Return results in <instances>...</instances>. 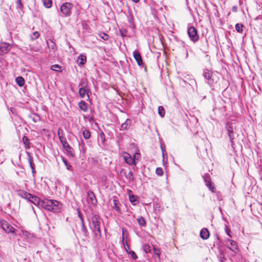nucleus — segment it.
<instances>
[{"instance_id":"2","label":"nucleus","mask_w":262,"mask_h":262,"mask_svg":"<svg viewBox=\"0 0 262 262\" xmlns=\"http://www.w3.org/2000/svg\"><path fill=\"white\" fill-rule=\"evenodd\" d=\"M41 204L42 208L54 212H59L62 208V204L55 200L45 199Z\"/></svg>"},{"instance_id":"45","label":"nucleus","mask_w":262,"mask_h":262,"mask_svg":"<svg viewBox=\"0 0 262 262\" xmlns=\"http://www.w3.org/2000/svg\"><path fill=\"white\" fill-rule=\"evenodd\" d=\"M225 232L229 237H231V235L230 234L231 231L226 225L225 226Z\"/></svg>"},{"instance_id":"49","label":"nucleus","mask_w":262,"mask_h":262,"mask_svg":"<svg viewBox=\"0 0 262 262\" xmlns=\"http://www.w3.org/2000/svg\"><path fill=\"white\" fill-rule=\"evenodd\" d=\"M29 193L27 192H26V191H23L21 193H20V195L25 199V198H26V194H29Z\"/></svg>"},{"instance_id":"53","label":"nucleus","mask_w":262,"mask_h":262,"mask_svg":"<svg viewBox=\"0 0 262 262\" xmlns=\"http://www.w3.org/2000/svg\"><path fill=\"white\" fill-rule=\"evenodd\" d=\"M39 116H36V119H38V120H39Z\"/></svg>"},{"instance_id":"20","label":"nucleus","mask_w":262,"mask_h":262,"mask_svg":"<svg viewBox=\"0 0 262 262\" xmlns=\"http://www.w3.org/2000/svg\"><path fill=\"white\" fill-rule=\"evenodd\" d=\"M79 216L81 220V225H82V229L81 230H82V232L84 233L85 236H86L88 235V231H87L86 227L84 225L83 219L79 213Z\"/></svg>"},{"instance_id":"13","label":"nucleus","mask_w":262,"mask_h":262,"mask_svg":"<svg viewBox=\"0 0 262 262\" xmlns=\"http://www.w3.org/2000/svg\"><path fill=\"white\" fill-rule=\"evenodd\" d=\"M10 49V45L8 43L6 42L0 43V51L2 55L7 53Z\"/></svg>"},{"instance_id":"10","label":"nucleus","mask_w":262,"mask_h":262,"mask_svg":"<svg viewBox=\"0 0 262 262\" xmlns=\"http://www.w3.org/2000/svg\"><path fill=\"white\" fill-rule=\"evenodd\" d=\"M87 201L89 204L95 205L96 203V199L94 192L91 190L87 192Z\"/></svg>"},{"instance_id":"25","label":"nucleus","mask_w":262,"mask_h":262,"mask_svg":"<svg viewBox=\"0 0 262 262\" xmlns=\"http://www.w3.org/2000/svg\"><path fill=\"white\" fill-rule=\"evenodd\" d=\"M82 134L84 138L88 140L91 137V133L89 130L84 128L82 132Z\"/></svg>"},{"instance_id":"28","label":"nucleus","mask_w":262,"mask_h":262,"mask_svg":"<svg viewBox=\"0 0 262 262\" xmlns=\"http://www.w3.org/2000/svg\"><path fill=\"white\" fill-rule=\"evenodd\" d=\"M62 161L63 162L64 165L66 166V168L69 170H72V166L69 164L68 161L63 157H61Z\"/></svg>"},{"instance_id":"30","label":"nucleus","mask_w":262,"mask_h":262,"mask_svg":"<svg viewBox=\"0 0 262 262\" xmlns=\"http://www.w3.org/2000/svg\"><path fill=\"white\" fill-rule=\"evenodd\" d=\"M143 249L146 253H149L151 251L150 247L148 244H144L143 245Z\"/></svg>"},{"instance_id":"50","label":"nucleus","mask_w":262,"mask_h":262,"mask_svg":"<svg viewBox=\"0 0 262 262\" xmlns=\"http://www.w3.org/2000/svg\"><path fill=\"white\" fill-rule=\"evenodd\" d=\"M122 243L123 244H124V241H125V237H124V230L123 229L122 230ZM124 246H125V245H124Z\"/></svg>"},{"instance_id":"15","label":"nucleus","mask_w":262,"mask_h":262,"mask_svg":"<svg viewBox=\"0 0 262 262\" xmlns=\"http://www.w3.org/2000/svg\"><path fill=\"white\" fill-rule=\"evenodd\" d=\"M86 61V57L85 55L81 54L80 55L76 60V62L79 66L84 65Z\"/></svg>"},{"instance_id":"51","label":"nucleus","mask_w":262,"mask_h":262,"mask_svg":"<svg viewBox=\"0 0 262 262\" xmlns=\"http://www.w3.org/2000/svg\"><path fill=\"white\" fill-rule=\"evenodd\" d=\"M132 1H133L134 2L136 3H138V2L139 1V0H132Z\"/></svg>"},{"instance_id":"52","label":"nucleus","mask_w":262,"mask_h":262,"mask_svg":"<svg viewBox=\"0 0 262 262\" xmlns=\"http://www.w3.org/2000/svg\"><path fill=\"white\" fill-rule=\"evenodd\" d=\"M101 138H102L103 136H104V134L102 133V134L100 135Z\"/></svg>"},{"instance_id":"18","label":"nucleus","mask_w":262,"mask_h":262,"mask_svg":"<svg viewBox=\"0 0 262 262\" xmlns=\"http://www.w3.org/2000/svg\"><path fill=\"white\" fill-rule=\"evenodd\" d=\"M26 154L27 155V156H28V161H29V164H30V167L32 169V172L33 173H34L35 172V166H34V164L33 162V160H32V158L31 156V154L29 152H28L27 151L26 152Z\"/></svg>"},{"instance_id":"17","label":"nucleus","mask_w":262,"mask_h":262,"mask_svg":"<svg viewBox=\"0 0 262 262\" xmlns=\"http://www.w3.org/2000/svg\"><path fill=\"white\" fill-rule=\"evenodd\" d=\"M131 124V120L129 119H127L126 121L122 123L121 125L120 130H127Z\"/></svg>"},{"instance_id":"35","label":"nucleus","mask_w":262,"mask_h":262,"mask_svg":"<svg viewBox=\"0 0 262 262\" xmlns=\"http://www.w3.org/2000/svg\"><path fill=\"white\" fill-rule=\"evenodd\" d=\"M99 36L104 40H106L108 38V35L104 32H101L99 34Z\"/></svg>"},{"instance_id":"12","label":"nucleus","mask_w":262,"mask_h":262,"mask_svg":"<svg viewBox=\"0 0 262 262\" xmlns=\"http://www.w3.org/2000/svg\"><path fill=\"white\" fill-rule=\"evenodd\" d=\"M133 56L139 66L143 64V61L140 53L137 50L133 52Z\"/></svg>"},{"instance_id":"3","label":"nucleus","mask_w":262,"mask_h":262,"mask_svg":"<svg viewBox=\"0 0 262 262\" xmlns=\"http://www.w3.org/2000/svg\"><path fill=\"white\" fill-rule=\"evenodd\" d=\"M73 6L71 3H63L60 8V16L61 17H68L71 14V9Z\"/></svg>"},{"instance_id":"46","label":"nucleus","mask_w":262,"mask_h":262,"mask_svg":"<svg viewBox=\"0 0 262 262\" xmlns=\"http://www.w3.org/2000/svg\"><path fill=\"white\" fill-rule=\"evenodd\" d=\"M47 43H48L49 47H50L51 49H54V48L55 47V44L52 40H50L51 45H50L49 42H47Z\"/></svg>"},{"instance_id":"1","label":"nucleus","mask_w":262,"mask_h":262,"mask_svg":"<svg viewBox=\"0 0 262 262\" xmlns=\"http://www.w3.org/2000/svg\"><path fill=\"white\" fill-rule=\"evenodd\" d=\"M100 217L97 215H93L90 220V226L91 229L95 235V238L99 239L101 236L100 230Z\"/></svg>"},{"instance_id":"8","label":"nucleus","mask_w":262,"mask_h":262,"mask_svg":"<svg viewBox=\"0 0 262 262\" xmlns=\"http://www.w3.org/2000/svg\"><path fill=\"white\" fill-rule=\"evenodd\" d=\"M123 157L125 162L129 165H136V162L135 159H133L130 154L127 152L123 154Z\"/></svg>"},{"instance_id":"41","label":"nucleus","mask_w":262,"mask_h":262,"mask_svg":"<svg viewBox=\"0 0 262 262\" xmlns=\"http://www.w3.org/2000/svg\"><path fill=\"white\" fill-rule=\"evenodd\" d=\"M129 200L132 203L136 202L137 201L136 197L133 195H129Z\"/></svg>"},{"instance_id":"39","label":"nucleus","mask_w":262,"mask_h":262,"mask_svg":"<svg viewBox=\"0 0 262 262\" xmlns=\"http://www.w3.org/2000/svg\"><path fill=\"white\" fill-rule=\"evenodd\" d=\"M128 254H130L132 257L133 258V259L136 260V259H137L138 257L136 255V254L135 253V252L133 251H129L128 252Z\"/></svg>"},{"instance_id":"22","label":"nucleus","mask_w":262,"mask_h":262,"mask_svg":"<svg viewBox=\"0 0 262 262\" xmlns=\"http://www.w3.org/2000/svg\"><path fill=\"white\" fill-rule=\"evenodd\" d=\"M79 107L83 112H86L88 111V106L86 103L83 101H81L78 104Z\"/></svg>"},{"instance_id":"26","label":"nucleus","mask_w":262,"mask_h":262,"mask_svg":"<svg viewBox=\"0 0 262 262\" xmlns=\"http://www.w3.org/2000/svg\"><path fill=\"white\" fill-rule=\"evenodd\" d=\"M23 141L25 145V147L26 149H29L30 148V142L29 138L26 136H24L23 138Z\"/></svg>"},{"instance_id":"44","label":"nucleus","mask_w":262,"mask_h":262,"mask_svg":"<svg viewBox=\"0 0 262 262\" xmlns=\"http://www.w3.org/2000/svg\"><path fill=\"white\" fill-rule=\"evenodd\" d=\"M127 178L131 181L134 180L133 173L132 171H129L128 173V177Z\"/></svg>"},{"instance_id":"27","label":"nucleus","mask_w":262,"mask_h":262,"mask_svg":"<svg viewBox=\"0 0 262 262\" xmlns=\"http://www.w3.org/2000/svg\"><path fill=\"white\" fill-rule=\"evenodd\" d=\"M43 6L47 8H50L52 6V0H42Z\"/></svg>"},{"instance_id":"6","label":"nucleus","mask_w":262,"mask_h":262,"mask_svg":"<svg viewBox=\"0 0 262 262\" xmlns=\"http://www.w3.org/2000/svg\"><path fill=\"white\" fill-rule=\"evenodd\" d=\"M203 76L206 79V82L210 85L214 83V79L212 77V72L208 69H205L203 72Z\"/></svg>"},{"instance_id":"43","label":"nucleus","mask_w":262,"mask_h":262,"mask_svg":"<svg viewBox=\"0 0 262 262\" xmlns=\"http://www.w3.org/2000/svg\"><path fill=\"white\" fill-rule=\"evenodd\" d=\"M154 254L158 256V258L160 257V252L159 249H156V248H154Z\"/></svg>"},{"instance_id":"19","label":"nucleus","mask_w":262,"mask_h":262,"mask_svg":"<svg viewBox=\"0 0 262 262\" xmlns=\"http://www.w3.org/2000/svg\"><path fill=\"white\" fill-rule=\"evenodd\" d=\"M64 148L66 150L67 155L69 156H71L72 157H74V153L73 151V148L70 145H67V146Z\"/></svg>"},{"instance_id":"54","label":"nucleus","mask_w":262,"mask_h":262,"mask_svg":"<svg viewBox=\"0 0 262 262\" xmlns=\"http://www.w3.org/2000/svg\"><path fill=\"white\" fill-rule=\"evenodd\" d=\"M126 247L128 249H129V246L127 244H126Z\"/></svg>"},{"instance_id":"34","label":"nucleus","mask_w":262,"mask_h":262,"mask_svg":"<svg viewBox=\"0 0 262 262\" xmlns=\"http://www.w3.org/2000/svg\"><path fill=\"white\" fill-rule=\"evenodd\" d=\"M39 33L38 32L36 31L32 34V35H31V38L32 40H35V39L38 38L39 37Z\"/></svg>"},{"instance_id":"29","label":"nucleus","mask_w":262,"mask_h":262,"mask_svg":"<svg viewBox=\"0 0 262 262\" xmlns=\"http://www.w3.org/2000/svg\"><path fill=\"white\" fill-rule=\"evenodd\" d=\"M244 26L242 24H237L235 25V29L238 33H242L243 32V28Z\"/></svg>"},{"instance_id":"31","label":"nucleus","mask_w":262,"mask_h":262,"mask_svg":"<svg viewBox=\"0 0 262 262\" xmlns=\"http://www.w3.org/2000/svg\"><path fill=\"white\" fill-rule=\"evenodd\" d=\"M158 113L159 115L163 117L165 115V110L164 109V107L162 106H159L158 108Z\"/></svg>"},{"instance_id":"5","label":"nucleus","mask_w":262,"mask_h":262,"mask_svg":"<svg viewBox=\"0 0 262 262\" xmlns=\"http://www.w3.org/2000/svg\"><path fill=\"white\" fill-rule=\"evenodd\" d=\"M187 33L190 40L195 42L199 39V35L198 34L196 28L194 27H189L187 28Z\"/></svg>"},{"instance_id":"47","label":"nucleus","mask_w":262,"mask_h":262,"mask_svg":"<svg viewBox=\"0 0 262 262\" xmlns=\"http://www.w3.org/2000/svg\"><path fill=\"white\" fill-rule=\"evenodd\" d=\"M32 196H33V195L31 194V193L27 194H26V198H25V199L30 202V201L32 198Z\"/></svg>"},{"instance_id":"38","label":"nucleus","mask_w":262,"mask_h":262,"mask_svg":"<svg viewBox=\"0 0 262 262\" xmlns=\"http://www.w3.org/2000/svg\"><path fill=\"white\" fill-rule=\"evenodd\" d=\"M156 173L159 176H162L163 174L162 168L160 167L157 168Z\"/></svg>"},{"instance_id":"23","label":"nucleus","mask_w":262,"mask_h":262,"mask_svg":"<svg viewBox=\"0 0 262 262\" xmlns=\"http://www.w3.org/2000/svg\"><path fill=\"white\" fill-rule=\"evenodd\" d=\"M15 81L17 83V84L20 86H24L25 82L24 79L20 76L16 78Z\"/></svg>"},{"instance_id":"42","label":"nucleus","mask_w":262,"mask_h":262,"mask_svg":"<svg viewBox=\"0 0 262 262\" xmlns=\"http://www.w3.org/2000/svg\"><path fill=\"white\" fill-rule=\"evenodd\" d=\"M16 5V7L17 8L20 9L23 7V4L21 2V0H17Z\"/></svg>"},{"instance_id":"40","label":"nucleus","mask_w":262,"mask_h":262,"mask_svg":"<svg viewBox=\"0 0 262 262\" xmlns=\"http://www.w3.org/2000/svg\"><path fill=\"white\" fill-rule=\"evenodd\" d=\"M57 133H58V135L59 139H60V138H64L63 137V131L62 129L59 128L58 130Z\"/></svg>"},{"instance_id":"21","label":"nucleus","mask_w":262,"mask_h":262,"mask_svg":"<svg viewBox=\"0 0 262 262\" xmlns=\"http://www.w3.org/2000/svg\"><path fill=\"white\" fill-rule=\"evenodd\" d=\"M119 205L120 203L118 200H113V206H112L113 208L117 212L120 213L121 212V210L119 207Z\"/></svg>"},{"instance_id":"36","label":"nucleus","mask_w":262,"mask_h":262,"mask_svg":"<svg viewBox=\"0 0 262 262\" xmlns=\"http://www.w3.org/2000/svg\"><path fill=\"white\" fill-rule=\"evenodd\" d=\"M51 69L53 71H59L60 67L58 64H54L51 66Z\"/></svg>"},{"instance_id":"33","label":"nucleus","mask_w":262,"mask_h":262,"mask_svg":"<svg viewBox=\"0 0 262 262\" xmlns=\"http://www.w3.org/2000/svg\"><path fill=\"white\" fill-rule=\"evenodd\" d=\"M60 141L61 143L63 148H65L67 146V145H69L67 141L66 138H60Z\"/></svg>"},{"instance_id":"32","label":"nucleus","mask_w":262,"mask_h":262,"mask_svg":"<svg viewBox=\"0 0 262 262\" xmlns=\"http://www.w3.org/2000/svg\"><path fill=\"white\" fill-rule=\"evenodd\" d=\"M205 185L212 192H215V188L212 186V184L211 181L207 182Z\"/></svg>"},{"instance_id":"48","label":"nucleus","mask_w":262,"mask_h":262,"mask_svg":"<svg viewBox=\"0 0 262 262\" xmlns=\"http://www.w3.org/2000/svg\"><path fill=\"white\" fill-rule=\"evenodd\" d=\"M139 154L136 153L133 158V159H135V161H136V160H138L139 158Z\"/></svg>"},{"instance_id":"11","label":"nucleus","mask_w":262,"mask_h":262,"mask_svg":"<svg viewBox=\"0 0 262 262\" xmlns=\"http://www.w3.org/2000/svg\"><path fill=\"white\" fill-rule=\"evenodd\" d=\"M228 241L230 242V246H228V248L234 252V253H237L238 249L236 242L232 239H228Z\"/></svg>"},{"instance_id":"16","label":"nucleus","mask_w":262,"mask_h":262,"mask_svg":"<svg viewBox=\"0 0 262 262\" xmlns=\"http://www.w3.org/2000/svg\"><path fill=\"white\" fill-rule=\"evenodd\" d=\"M200 236L204 239H207L209 238V233L206 228L202 229L200 231Z\"/></svg>"},{"instance_id":"4","label":"nucleus","mask_w":262,"mask_h":262,"mask_svg":"<svg viewBox=\"0 0 262 262\" xmlns=\"http://www.w3.org/2000/svg\"><path fill=\"white\" fill-rule=\"evenodd\" d=\"M225 128L227 131V133L228 134L231 144L232 146L233 144L234 139L235 136V134L234 133L235 125L234 123L229 122L226 123Z\"/></svg>"},{"instance_id":"14","label":"nucleus","mask_w":262,"mask_h":262,"mask_svg":"<svg viewBox=\"0 0 262 262\" xmlns=\"http://www.w3.org/2000/svg\"><path fill=\"white\" fill-rule=\"evenodd\" d=\"M42 201L43 200H41L38 197L33 195L30 202L39 207H42L41 203Z\"/></svg>"},{"instance_id":"7","label":"nucleus","mask_w":262,"mask_h":262,"mask_svg":"<svg viewBox=\"0 0 262 262\" xmlns=\"http://www.w3.org/2000/svg\"><path fill=\"white\" fill-rule=\"evenodd\" d=\"M0 225L3 229L8 233L15 232V229L5 220L0 221Z\"/></svg>"},{"instance_id":"24","label":"nucleus","mask_w":262,"mask_h":262,"mask_svg":"<svg viewBox=\"0 0 262 262\" xmlns=\"http://www.w3.org/2000/svg\"><path fill=\"white\" fill-rule=\"evenodd\" d=\"M137 222L142 227L145 226L146 224L145 219L142 216H140L137 219Z\"/></svg>"},{"instance_id":"55","label":"nucleus","mask_w":262,"mask_h":262,"mask_svg":"<svg viewBox=\"0 0 262 262\" xmlns=\"http://www.w3.org/2000/svg\"><path fill=\"white\" fill-rule=\"evenodd\" d=\"M125 249H126V251L127 252V248H126L125 247Z\"/></svg>"},{"instance_id":"37","label":"nucleus","mask_w":262,"mask_h":262,"mask_svg":"<svg viewBox=\"0 0 262 262\" xmlns=\"http://www.w3.org/2000/svg\"><path fill=\"white\" fill-rule=\"evenodd\" d=\"M203 179L205 184H206L207 182L211 181V178L208 174H205L203 177Z\"/></svg>"},{"instance_id":"9","label":"nucleus","mask_w":262,"mask_h":262,"mask_svg":"<svg viewBox=\"0 0 262 262\" xmlns=\"http://www.w3.org/2000/svg\"><path fill=\"white\" fill-rule=\"evenodd\" d=\"M79 94L81 98H84L85 94L88 95V91L85 89L86 85L82 82L79 84Z\"/></svg>"}]
</instances>
